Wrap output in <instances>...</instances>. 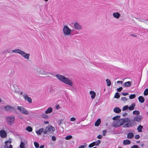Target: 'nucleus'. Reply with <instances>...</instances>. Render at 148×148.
I'll return each mask as SVG.
<instances>
[{"mask_svg": "<svg viewBox=\"0 0 148 148\" xmlns=\"http://www.w3.org/2000/svg\"><path fill=\"white\" fill-rule=\"evenodd\" d=\"M55 77L59 80L67 85L70 86L73 85V83L71 80L62 75L57 74Z\"/></svg>", "mask_w": 148, "mask_h": 148, "instance_id": "f257e3e1", "label": "nucleus"}, {"mask_svg": "<svg viewBox=\"0 0 148 148\" xmlns=\"http://www.w3.org/2000/svg\"><path fill=\"white\" fill-rule=\"evenodd\" d=\"M121 125L124 127H129L134 126V121L133 120H130L127 118L120 119Z\"/></svg>", "mask_w": 148, "mask_h": 148, "instance_id": "f03ea898", "label": "nucleus"}, {"mask_svg": "<svg viewBox=\"0 0 148 148\" xmlns=\"http://www.w3.org/2000/svg\"><path fill=\"white\" fill-rule=\"evenodd\" d=\"M14 53H18L20 54L23 58L27 60H29V58L30 54L29 53H27L19 49H15L12 51Z\"/></svg>", "mask_w": 148, "mask_h": 148, "instance_id": "7ed1b4c3", "label": "nucleus"}, {"mask_svg": "<svg viewBox=\"0 0 148 148\" xmlns=\"http://www.w3.org/2000/svg\"><path fill=\"white\" fill-rule=\"evenodd\" d=\"M36 74L39 76L44 75L48 77H49L50 75H53L51 72H48L40 69H37Z\"/></svg>", "mask_w": 148, "mask_h": 148, "instance_id": "20e7f679", "label": "nucleus"}, {"mask_svg": "<svg viewBox=\"0 0 148 148\" xmlns=\"http://www.w3.org/2000/svg\"><path fill=\"white\" fill-rule=\"evenodd\" d=\"M64 35L66 37H68L71 35L72 30L67 25L64 26L63 29Z\"/></svg>", "mask_w": 148, "mask_h": 148, "instance_id": "39448f33", "label": "nucleus"}, {"mask_svg": "<svg viewBox=\"0 0 148 148\" xmlns=\"http://www.w3.org/2000/svg\"><path fill=\"white\" fill-rule=\"evenodd\" d=\"M5 119L8 125H11L14 123L15 117L14 116L10 115L6 116Z\"/></svg>", "mask_w": 148, "mask_h": 148, "instance_id": "423d86ee", "label": "nucleus"}, {"mask_svg": "<svg viewBox=\"0 0 148 148\" xmlns=\"http://www.w3.org/2000/svg\"><path fill=\"white\" fill-rule=\"evenodd\" d=\"M17 109L22 114L26 115L29 114V111L23 107L18 106H17Z\"/></svg>", "mask_w": 148, "mask_h": 148, "instance_id": "0eeeda50", "label": "nucleus"}, {"mask_svg": "<svg viewBox=\"0 0 148 148\" xmlns=\"http://www.w3.org/2000/svg\"><path fill=\"white\" fill-rule=\"evenodd\" d=\"M21 94H22L24 99L29 103H32V99L27 95L22 92H21Z\"/></svg>", "mask_w": 148, "mask_h": 148, "instance_id": "6e6552de", "label": "nucleus"}, {"mask_svg": "<svg viewBox=\"0 0 148 148\" xmlns=\"http://www.w3.org/2000/svg\"><path fill=\"white\" fill-rule=\"evenodd\" d=\"M11 143V139H9L5 141V144L3 146L4 148H12V146L10 144Z\"/></svg>", "mask_w": 148, "mask_h": 148, "instance_id": "1a4fd4ad", "label": "nucleus"}, {"mask_svg": "<svg viewBox=\"0 0 148 148\" xmlns=\"http://www.w3.org/2000/svg\"><path fill=\"white\" fill-rule=\"evenodd\" d=\"M74 26L75 28L78 30H81L82 29V26L77 22H76L74 23Z\"/></svg>", "mask_w": 148, "mask_h": 148, "instance_id": "9d476101", "label": "nucleus"}, {"mask_svg": "<svg viewBox=\"0 0 148 148\" xmlns=\"http://www.w3.org/2000/svg\"><path fill=\"white\" fill-rule=\"evenodd\" d=\"M112 126L117 127L121 125V123H120V119L114 121L112 124Z\"/></svg>", "mask_w": 148, "mask_h": 148, "instance_id": "9b49d317", "label": "nucleus"}, {"mask_svg": "<svg viewBox=\"0 0 148 148\" xmlns=\"http://www.w3.org/2000/svg\"><path fill=\"white\" fill-rule=\"evenodd\" d=\"M46 129L48 131V132H53L55 130V128L50 125L48 126L46 128Z\"/></svg>", "mask_w": 148, "mask_h": 148, "instance_id": "f8f14e48", "label": "nucleus"}, {"mask_svg": "<svg viewBox=\"0 0 148 148\" xmlns=\"http://www.w3.org/2000/svg\"><path fill=\"white\" fill-rule=\"evenodd\" d=\"M0 136L2 138H5L7 136V133L6 131L3 130L0 131Z\"/></svg>", "mask_w": 148, "mask_h": 148, "instance_id": "ddd939ff", "label": "nucleus"}, {"mask_svg": "<svg viewBox=\"0 0 148 148\" xmlns=\"http://www.w3.org/2000/svg\"><path fill=\"white\" fill-rule=\"evenodd\" d=\"M113 16L114 18L118 19L120 18L121 14L118 12H115L113 13Z\"/></svg>", "mask_w": 148, "mask_h": 148, "instance_id": "4468645a", "label": "nucleus"}, {"mask_svg": "<svg viewBox=\"0 0 148 148\" xmlns=\"http://www.w3.org/2000/svg\"><path fill=\"white\" fill-rule=\"evenodd\" d=\"M4 109L7 111H10L14 110L13 107L9 106H7L4 107Z\"/></svg>", "mask_w": 148, "mask_h": 148, "instance_id": "2eb2a0df", "label": "nucleus"}, {"mask_svg": "<svg viewBox=\"0 0 148 148\" xmlns=\"http://www.w3.org/2000/svg\"><path fill=\"white\" fill-rule=\"evenodd\" d=\"M89 94L90 95L92 99H93L95 98L96 94L95 92L92 91H90L89 92Z\"/></svg>", "mask_w": 148, "mask_h": 148, "instance_id": "dca6fc26", "label": "nucleus"}, {"mask_svg": "<svg viewBox=\"0 0 148 148\" xmlns=\"http://www.w3.org/2000/svg\"><path fill=\"white\" fill-rule=\"evenodd\" d=\"M44 130V128H42L39 129L38 130L36 131V132L38 135H40L41 134Z\"/></svg>", "mask_w": 148, "mask_h": 148, "instance_id": "f3484780", "label": "nucleus"}, {"mask_svg": "<svg viewBox=\"0 0 148 148\" xmlns=\"http://www.w3.org/2000/svg\"><path fill=\"white\" fill-rule=\"evenodd\" d=\"M142 119V117L141 116H136L134 119V121H136L139 122V121Z\"/></svg>", "mask_w": 148, "mask_h": 148, "instance_id": "a211bd4d", "label": "nucleus"}, {"mask_svg": "<svg viewBox=\"0 0 148 148\" xmlns=\"http://www.w3.org/2000/svg\"><path fill=\"white\" fill-rule=\"evenodd\" d=\"M53 111V109L51 107H49L47 110L45 111V113L46 114H48L51 113Z\"/></svg>", "mask_w": 148, "mask_h": 148, "instance_id": "6ab92c4d", "label": "nucleus"}, {"mask_svg": "<svg viewBox=\"0 0 148 148\" xmlns=\"http://www.w3.org/2000/svg\"><path fill=\"white\" fill-rule=\"evenodd\" d=\"M131 83L130 82L128 81L125 82L123 84V86L125 87H128L131 85Z\"/></svg>", "mask_w": 148, "mask_h": 148, "instance_id": "aec40b11", "label": "nucleus"}, {"mask_svg": "<svg viewBox=\"0 0 148 148\" xmlns=\"http://www.w3.org/2000/svg\"><path fill=\"white\" fill-rule=\"evenodd\" d=\"M121 110L119 108L116 107L114 109V111L116 113H119L121 112Z\"/></svg>", "mask_w": 148, "mask_h": 148, "instance_id": "412c9836", "label": "nucleus"}, {"mask_svg": "<svg viewBox=\"0 0 148 148\" xmlns=\"http://www.w3.org/2000/svg\"><path fill=\"white\" fill-rule=\"evenodd\" d=\"M138 99L140 102L143 103L144 102L145 99L142 96H139L138 98Z\"/></svg>", "mask_w": 148, "mask_h": 148, "instance_id": "4be33fe9", "label": "nucleus"}, {"mask_svg": "<svg viewBox=\"0 0 148 148\" xmlns=\"http://www.w3.org/2000/svg\"><path fill=\"white\" fill-rule=\"evenodd\" d=\"M101 119H98L95 122V125L96 126H99L101 123Z\"/></svg>", "mask_w": 148, "mask_h": 148, "instance_id": "5701e85b", "label": "nucleus"}, {"mask_svg": "<svg viewBox=\"0 0 148 148\" xmlns=\"http://www.w3.org/2000/svg\"><path fill=\"white\" fill-rule=\"evenodd\" d=\"M131 142L129 140H126L123 141V144L124 145H129L130 144Z\"/></svg>", "mask_w": 148, "mask_h": 148, "instance_id": "b1692460", "label": "nucleus"}, {"mask_svg": "<svg viewBox=\"0 0 148 148\" xmlns=\"http://www.w3.org/2000/svg\"><path fill=\"white\" fill-rule=\"evenodd\" d=\"M134 136L133 134L132 133H130L127 135V138H132Z\"/></svg>", "mask_w": 148, "mask_h": 148, "instance_id": "393cba45", "label": "nucleus"}, {"mask_svg": "<svg viewBox=\"0 0 148 148\" xmlns=\"http://www.w3.org/2000/svg\"><path fill=\"white\" fill-rule=\"evenodd\" d=\"M135 106V104L134 103H133L131 105V106L128 107V109L130 110H133L134 109Z\"/></svg>", "mask_w": 148, "mask_h": 148, "instance_id": "a878e982", "label": "nucleus"}, {"mask_svg": "<svg viewBox=\"0 0 148 148\" xmlns=\"http://www.w3.org/2000/svg\"><path fill=\"white\" fill-rule=\"evenodd\" d=\"M41 116L43 118L47 119L49 116L46 114L45 113H43L41 115Z\"/></svg>", "mask_w": 148, "mask_h": 148, "instance_id": "bb28decb", "label": "nucleus"}, {"mask_svg": "<svg viewBox=\"0 0 148 148\" xmlns=\"http://www.w3.org/2000/svg\"><path fill=\"white\" fill-rule=\"evenodd\" d=\"M106 81L107 83V86H110L111 84V82L110 80L109 79H107L106 80Z\"/></svg>", "mask_w": 148, "mask_h": 148, "instance_id": "cd10ccee", "label": "nucleus"}, {"mask_svg": "<svg viewBox=\"0 0 148 148\" xmlns=\"http://www.w3.org/2000/svg\"><path fill=\"white\" fill-rule=\"evenodd\" d=\"M64 121V119H61L59 120H58L57 121V123L58 124V125H60Z\"/></svg>", "mask_w": 148, "mask_h": 148, "instance_id": "c85d7f7f", "label": "nucleus"}, {"mask_svg": "<svg viewBox=\"0 0 148 148\" xmlns=\"http://www.w3.org/2000/svg\"><path fill=\"white\" fill-rule=\"evenodd\" d=\"M143 128V126L141 125H139L137 128V130L139 132H141L142 131V129Z\"/></svg>", "mask_w": 148, "mask_h": 148, "instance_id": "c756f323", "label": "nucleus"}, {"mask_svg": "<svg viewBox=\"0 0 148 148\" xmlns=\"http://www.w3.org/2000/svg\"><path fill=\"white\" fill-rule=\"evenodd\" d=\"M94 143L95 145V146H97L99 145L101 143V141L100 140H97L95 142H94Z\"/></svg>", "mask_w": 148, "mask_h": 148, "instance_id": "7c9ffc66", "label": "nucleus"}, {"mask_svg": "<svg viewBox=\"0 0 148 148\" xmlns=\"http://www.w3.org/2000/svg\"><path fill=\"white\" fill-rule=\"evenodd\" d=\"M26 130L28 132H31L32 131V128L30 126H28L26 128Z\"/></svg>", "mask_w": 148, "mask_h": 148, "instance_id": "2f4dec72", "label": "nucleus"}, {"mask_svg": "<svg viewBox=\"0 0 148 148\" xmlns=\"http://www.w3.org/2000/svg\"><path fill=\"white\" fill-rule=\"evenodd\" d=\"M34 145L36 148H38L39 147V144L36 142H34Z\"/></svg>", "mask_w": 148, "mask_h": 148, "instance_id": "473e14b6", "label": "nucleus"}, {"mask_svg": "<svg viewBox=\"0 0 148 148\" xmlns=\"http://www.w3.org/2000/svg\"><path fill=\"white\" fill-rule=\"evenodd\" d=\"M133 114H134L136 115H138L140 114V112L139 111L137 110H135L133 111Z\"/></svg>", "mask_w": 148, "mask_h": 148, "instance_id": "72a5a7b5", "label": "nucleus"}, {"mask_svg": "<svg viewBox=\"0 0 148 148\" xmlns=\"http://www.w3.org/2000/svg\"><path fill=\"white\" fill-rule=\"evenodd\" d=\"M144 94L145 95H148V89H145L144 92Z\"/></svg>", "mask_w": 148, "mask_h": 148, "instance_id": "f704fd0d", "label": "nucleus"}, {"mask_svg": "<svg viewBox=\"0 0 148 148\" xmlns=\"http://www.w3.org/2000/svg\"><path fill=\"white\" fill-rule=\"evenodd\" d=\"M21 148H25V145L23 142H21L20 145Z\"/></svg>", "mask_w": 148, "mask_h": 148, "instance_id": "c9c22d12", "label": "nucleus"}, {"mask_svg": "<svg viewBox=\"0 0 148 148\" xmlns=\"http://www.w3.org/2000/svg\"><path fill=\"white\" fill-rule=\"evenodd\" d=\"M95 146V145L94 143L93 142L89 145L88 147L90 148H91Z\"/></svg>", "mask_w": 148, "mask_h": 148, "instance_id": "e433bc0d", "label": "nucleus"}, {"mask_svg": "<svg viewBox=\"0 0 148 148\" xmlns=\"http://www.w3.org/2000/svg\"><path fill=\"white\" fill-rule=\"evenodd\" d=\"M120 97V95H119V94L118 92H116L114 95V97L116 98H119Z\"/></svg>", "mask_w": 148, "mask_h": 148, "instance_id": "4c0bfd02", "label": "nucleus"}, {"mask_svg": "<svg viewBox=\"0 0 148 148\" xmlns=\"http://www.w3.org/2000/svg\"><path fill=\"white\" fill-rule=\"evenodd\" d=\"M128 108V107L126 105L123 106L122 109L123 111H125L127 110Z\"/></svg>", "mask_w": 148, "mask_h": 148, "instance_id": "58836bf2", "label": "nucleus"}, {"mask_svg": "<svg viewBox=\"0 0 148 148\" xmlns=\"http://www.w3.org/2000/svg\"><path fill=\"white\" fill-rule=\"evenodd\" d=\"M72 138V136L71 135H69L68 136H67L65 137V139L66 140H69L71 139Z\"/></svg>", "mask_w": 148, "mask_h": 148, "instance_id": "ea45409f", "label": "nucleus"}, {"mask_svg": "<svg viewBox=\"0 0 148 148\" xmlns=\"http://www.w3.org/2000/svg\"><path fill=\"white\" fill-rule=\"evenodd\" d=\"M135 95L134 94L131 95L129 96V98L130 99H132L133 98H134L135 97Z\"/></svg>", "mask_w": 148, "mask_h": 148, "instance_id": "a19ab883", "label": "nucleus"}, {"mask_svg": "<svg viewBox=\"0 0 148 148\" xmlns=\"http://www.w3.org/2000/svg\"><path fill=\"white\" fill-rule=\"evenodd\" d=\"M119 116H115L113 118V120H115L116 121L117 120H119L118 119H119Z\"/></svg>", "mask_w": 148, "mask_h": 148, "instance_id": "79ce46f5", "label": "nucleus"}, {"mask_svg": "<svg viewBox=\"0 0 148 148\" xmlns=\"http://www.w3.org/2000/svg\"><path fill=\"white\" fill-rule=\"evenodd\" d=\"M76 119L75 117H71L70 119V121H71L73 122L75 121Z\"/></svg>", "mask_w": 148, "mask_h": 148, "instance_id": "37998d69", "label": "nucleus"}, {"mask_svg": "<svg viewBox=\"0 0 148 148\" xmlns=\"http://www.w3.org/2000/svg\"><path fill=\"white\" fill-rule=\"evenodd\" d=\"M121 100L122 101L125 102L127 100V99L126 98V97H123L122 98Z\"/></svg>", "mask_w": 148, "mask_h": 148, "instance_id": "c03bdc74", "label": "nucleus"}, {"mask_svg": "<svg viewBox=\"0 0 148 148\" xmlns=\"http://www.w3.org/2000/svg\"><path fill=\"white\" fill-rule=\"evenodd\" d=\"M123 88L122 87H119V88H118L117 89V90L118 92H120L122 90V89Z\"/></svg>", "mask_w": 148, "mask_h": 148, "instance_id": "a18cd8bd", "label": "nucleus"}, {"mask_svg": "<svg viewBox=\"0 0 148 148\" xmlns=\"http://www.w3.org/2000/svg\"><path fill=\"white\" fill-rule=\"evenodd\" d=\"M140 138V136L139 135H137L135 136V138L136 139H138Z\"/></svg>", "mask_w": 148, "mask_h": 148, "instance_id": "49530a36", "label": "nucleus"}, {"mask_svg": "<svg viewBox=\"0 0 148 148\" xmlns=\"http://www.w3.org/2000/svg\"><path fill=\"white\" fill-rule=\"evenodd\" d=\"M43 132L44 134H47V132H48V131L47 130L45 129V130H44Z\"/></svg>", "mask_w": 148, "mask_h": 148, "instance_id": "de8ad7c7", "label": "nucleus"}, {"mask_svg": "<svg viewBox=\"0 0 148 148\" xmlns=\"http://www.w3.org/2000/svg\"><path fill=\"white\" fill-rule=\"evenodd\" d=\"M102 138V136L101 135H99L98 136L97 138L99 139H101Z\"/></svg>", "mask_w": 148, "mask_h": 148, "instance_id": "09e8293b", "label": "nucleus"}, {"mask_svg": "<svg viewBox=\"0 0 148 148\" xmlns=\"http://www.w3.org/2000/svg\"><path fill=\"white\" fill-rule=\"evenodd\" d=\"M106 130H104L103 131V136H105L106 135Z\"/></svg>", "mask_w": 148, "mask_h": 148, "instance_id": "8fccbe9b", "label": "nucleus"}, {"mask_svg": "<svg viewBox=\"0 0 148 148\" xmlns=\"http://www.w3.org/2000/svg\"><path fill=\"white\" fill-rule=\"evenodd\" d=\"M52 139L53 141H55L56 140V138L54 136H53L52 137Z\"/></svg>", "mask_w": 148, "mask_h": 148, "instance_id": "3c124183", "label": "nucleus"}, {"mask_svg": "<svg viewBox=\"0 0 148 148\" xmlns=\"http://www.w3.org/2000/svg\"><path fill=\"white\" fill-rule=\"evenodd\" d=\"M128 94V93L127 92H123L122 93V94L124 96H126Z\"/></svg>", "mask_w": 148, "mask_h": 148, "instance_id": "603ef678", "label": "nucleus"}, {"mask_svg": "<svg viewBox=\"0 0 148 148\" xmlns=\"http://www.w3.org/2000/svg\"><path fill=\"white\" fill-rule=\"evenodd\" d=\"M131 148H138V146L136 145H134Z\"/></svg>", "mask_w": 148, "mask_h": 148, "instance_id": "864d4df0", "label": "nucleus"}, {"mask_svg": "<svg viewBox=\"0 0 148 148\" xmlns=\"http://www.w3.org/2000/svg\"><path fill=\"white\" fill-rule=\"evenodd\" d=\"M117 83L118 84H122L123 83V82L122 81H118L117 82Z\"/></svg>", "mask_w": 148, "mask_h": 148, "instance_id": "5fc2aeb1", "label": "nucleus"}, {"mask_svg": "<svg viewBox=\"0 0 148 148\" xmlns=\"http://www.w3.org/2000/svg\"><path fill=\"white\" fill-rule=\"evenodd\" d=\"M56 108L57 109H59L60 108V107L59 105H57L56 107Z\"/></svg>", "mask_w": 148, "mask_h": 148, "instance_id": "6e6d98bb", "label": "nucleus"}, {"mask_svg": "<svg viewBox=\"0 0 148 148\" xmlns=\"http://www.w3.org/2000/svg\"><path fill=\"white\" fill-rule=\"evenodd\" d=\"M78 148H84V145H81L79 146Z\"/></svg>", "mask_w": 148, "mask_h": 148, "instance_id": "4d7b16f0", "label": "nucleus"}, {"mask_svg": "<svg viewBox=\"0 0 148 148\" xmlns=\"http://www.w3.org/2000/svg\"><path fill=\"white\" fill-rule=\"evenodd\" d=\"M144 22L148 24V20H145L144 21Z\"/></svg>", "mask_w": 148, "mask_h": 148, "instance_id": "13d9d810", "label": "nucleus"}, {"mask_svg": "<svg viewBox=\"0 0 148 148\" xmlns=\"http://www.w3.org/2000/svg\"><path fill=\"white\" fill-rule=\"evenodd\" d=\"M44 147H45L44 145H43L40 146V147H39L40 148H44Z\"/></svg>", "mask_w": 148, "mask_h": 148, "instance_id": "bf43d9fd", "label": "nucleus"}, {"mask_svg": "<svg viewBox=\"0 0 148 148\" xmlns=\"http://www.w3.org/2000/svg\"><path fill=\"white\" fill-rule=\"evenodd\" d=\"M44 123L45 124H48L49 123V122L48 121H44Z\"/></svg>", "mask_w": 148, "mask_h": 148, "instance_id": "052dcab7", "label": "nucleus"}, {"mask_svg": "<svg viewBox=\"0 0 148 148\" xmlns=\"http://www.w3.org/2000/svg\"><path fill=\"white\" fill-rule=\"evenodd\" d=\"M131 36H134V37H136V36H137L136 35L133 34H131Z\"/></svg>", "mask_w": 148, "mask_h": 148, "instance_id": "680f3d73", "label": "nucleus"}, {"mask_svg": "<svg viewBox=\"0 0 148 148\" xmlns=\"http://www.w3.org/2000/svg\"><path fill=\"white\" fill-rule=\"evenodd\" d=\"M46 2H47L49 0H44Z\"/></svg>", "mask_w": 148, "mask_h": 148, "instance_id": "e2e57ef3", "label": "nucleus"}, {"mask_svg": "<svg viewBox=\"0 0 148 148\" xmlns=\"http://www.w3.org/2000/svg\"><path fill=\"white\" fill-rule=\"evenodd\" d=\"M1 99L0 98V102L1 101Z\"/></svg>", "mask_w": 148, "mask_h": 148, "instance_id": "0e129e2a", "label": "nucleus"}, {"mask_svg": "<svg viewBox=\"0 0 148 148\" xmlns=\"http://www.w3.org/2000/svg\"><path fill=\"white\" fill-rule=\"evenodd\" d=\"M7 52H8V53H10V51H8Z\"/></svg>", "mask_w": 148, "mask_h": 148, "instance_id": "69168bd1", "label": "nucleus"}, {"mask_svg": "<svg viewBox=\"0 0 148 148\" xmlns=\"http://www.w3.org/2000/svg\"><path fill=\"white\" fill-rule=\"evenodd\" d=\"M20 119H22V117H20Z\"/></svg>", "mask_w": 148, "mask_h": 148, "instance_id": "338daca9", "label": "nucleus"}, {"mask_svg": "<svg viewBox=\"0 0 148 148\" xmlns=\"http://www.w3.org/2000/svg\"><path fill=\"white\" fill-rule=\"evenodd\" d=\"M119 148H122L121 147H119Z\"/></svg>", "mask_w": 148, "mask_h": 148, "instance_id": "774afa93", "label": "nucleus"}]
</instances>
